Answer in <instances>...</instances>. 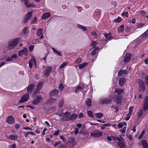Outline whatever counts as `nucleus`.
Masks as SVG:
<instances>
[{
    "mask_svg": "<svg viewBox=\"0 0 148 148\" xmlns=\"http://www.w3.org/2000/svg\"><path fill=\"white\" fill-rule=\"evenodd\" d=\"M21 40V38L17 37L12 39L9 40L8 42L7 48L9 50H11L14 49L17 45L19 42Z\"/></svg>",
    "mask_w": 148,
    "mask_h": 148,
    "instance_id": "1",
    "label": "nucleus"
},
{
    "mask_svg": "<svg viewBox=\"0 0 148 148\" xmlns=\"http://www.w3.org/2000/svg\"><path fill=\"white\" fill-rule=\"evenodd\" d=\"M70 114L71 113L68 112H66L64 113L61 117L62 120L65 121H70Z\"/></svg>",
    "mask_w": 148,
    "mask_h": 148,
    "instance_id": "2",
    "label": "nucleus"
},
{
    "mask_svg": "<svg viewBox=\"0 0 148 148\" xmlns=\"http://www.w3.org/2000/svg\"><path fill=\"white\" fill-rule=\"evenodd\" d=\"M42 100L41 95H39L35 97V99L32 101V103L34 105H38Z\"/></svg>",
    "mask_w": 148,
    "mask_h": 148,
    "instance_id": "3",
    "label": "nucleus"
},
{
    "mask_svg": "<svg viewBox=\"0 0 148 148\" xmlns=\"http://www.w3.org/2000/svg\"><path fill=\"white\" fill-rule=\"evenodd\" d=\"M32 12H28L24 18L23 22L24 23H26L32 17Z\"/></svg>",
    "mask_w": 148,
    "mask_h": 148,
    "instance_id": "4",
    "label": "nucleus"
},
{
    "mask_svg": "<svg viewBox=\"0 0 148 148\" xmlns=\"http://www.w3.org/2000/svg\"><path fill=\"white\" fill-rule=\"evenodd\" d=\"M28 49L24 47L23 49L19 51L18 56H22L23 55H24L27 56L28 55Z\"/></svg>",
    "mask_w": 148,
    "mask_h": 148,
    "instance_id": "5",
    "label": "nucleus"
},
{
    "mask_svg": "<svg viewBox=\"0 0 148 148\" xmlns=\"http://www.w3.org/2000/svg\"><path fill=\"white\" fill-rule=\"evenodd\" d=\"M29 95L28 93L22 96L21 99L19 101L20 103H23L27 101L29 99Z\"/></svg>",
    "mask_w": 148,
    "mask_h": 148,
    "instance_id": "6",
    "label": "nucleus"
},
{
    "mask_svg": "<svg viewBox=\"0 0 148 148\" xmlns=\"http://www.w3.org/2000/svg\"><path fill=\"white\" fill-rule=\"evenodd\" d=\"M52 70V67L47 66L44 71V74L45 76H49Z\"/></svg>",
    "mask_w": 148,
    "mask_h": 148,
    "instance_id": "7",
    "label": "nucleus"
},
{
    "mask_svg": "<svg viewBox=\"0 0 148 148\" xmlns=\"http://www.w3.org/2000/svg\"><path fill=\"white\" fill-rule=\"evenodd\" d=\"M143 107L145 111L148 109V95L146 96L144 98Z\"/></svg>",
    "mask_w": 148,
    "mask_h": 148,
    "instance_id": "8",
    "label": "nucleus"
},
{
    "mask_svg": "<svg viewBox=\"0 0 148 148\" xmlns=\"http://www.w3.org/2000/svg\"><path fill=\"white\" fill-rule=\"evenodd\" d=\"M35 85L34 84H32L29 85L27 88V93H31L34 90Z\"/></svg>",
    "mask_w": 148,
    "mask_h": 148,
    "instance_id": "9",
    "label": "nucleus"
},
{
    "mask_svg": "<svg viewBox=\"0 0 148 148\" xmlns=\"http://www.w3.org/2000/svg\"><path fill=\"white\" fill-rule=\"evenodd\" d=\"M138 84L142 90L144 91L146 87L144 81L143 80H140L138 82Z\"/></svg>",
    "mask_w": 148,
    "mask_h": 148,
    "instance_id": "10",
    "label": "nucleus"
},
{
    "mask_svg": "<svg viewBox=\"0 0 148 148\" xmlns=\"http://www.w3.org/2000/svg\"><path fill=\"white\" fill-rule=\"evenodd\" d=\"M59 91L56 89H54L51 91L49 93L50 97H56L58 95Z\"/></svg>",
    "mask_w": 148,
    "mask_h": 148,
    "instance_id": "11",
    "label": "nucleus"
},
{
    "mask_svg": "<svg viewBox=\"0 0 148 148\" xmlns=\"http://www.w3.org/2000/svg\"><path fill=\"white\" fill-rule=\"evenodd\" d=\"M112 101V98L110 97L104 98L101 101V103L103 104H106L109 103Z\"/></svg>",
    "mask_w": 148,
    "mask_h": 148,
    "instance_id": "12",
    "label": "nucleus"
},
{
    "mask_svg": "<svg viewBox=\"0 0 148 148\" xmlns=\"http://www.w3.org/2000/svg\"><path fill=\"white\" fill-rule=\"evenodd\" d=\"M14 119L12 116H9L7 117V122L10 124H12L14 122Z\"/></svg>",
    "mask_w": 148,
    "mask_h": 148,
    "instance_id": "13",
    "label": "nucleus"
},
{
    "mask_svg": "<svg viewBox=\"0 0 148 148\" xmlns=\"http://www.w3.org/2000/svg\"><path fill=\"white\" fill-rule=\"evenodd\" d=\"M90 135L94 137H99L102 136V132H98L97 133H91Z\"/></svg>",
    "mask_w": 148,
    "mask_h": 148,
    "instance_id": "14",
    "label": "nucleus"
},
{
    "mask_svg": "<svg viewBox=\"0 0 148 148\" xmlns=\"http://www.w3.org/2000/svg\"><path fill=\"white\" fill-rule=\"evenodd\" d=\"M121 96H116V97L114 98L115 100L114 102L117 104H120L121 105Z\"/></svg>",
    "mask_w": 148,
    "mask_h": 148,
    "instance_id": "15",
    "label": "nucleus"
},
{
    "mask_svg": "<svg viewBox=\"0 0 148 148\" xmlns=\"http://www.w3.org/2000/svg\"><path fill=\"white\" fill-rule=\"evenodd\" d=\"M131 58V54L129 53L126 54L124 58L123 61L125 63L128 62L130 60Z\"/></svg>",
    "mask_w": 148,
    "mask_h": 148,
    "instance_id": "16",
    "label": "nucleus"
},
{
    "mask_svg": "<svg viewBox=\"0 0 148 148\" xmlns=\"http://www.w3.org/2000/svg\"><path fill=\"white\" fill-rule=\"evenodd\" d=\"M118 144L120 148H126V146L125 144L123 139H122L121 142L118 143Z\"/></svg>",
    "mask_w": 148,
    "mask_h": 148,
    "instance_id": "17",
    "label": "nucleus"
},
{
    "mask_svg": "<svg viewBox=\"0 0 148 148\" xmlns=\"http://www.w3.org/2000/svg\"><path fill=\"white\" fill-rule=\"evenodd\" d=\"M34 63V65H36V60L35 58H32L29 62V67L31 68L33 66V63Z\"/></svg>",
    "mask_w": 148,
    "mask_h": 148,
    "instance_id": "18",
    "label": "nucleus"
},
{
    "mask_svg": "<svg viewBox=\"0 0 148 148\" xmlns=\"http://www.w3.org/2000/svg\"><path fill=\"white\" fill-rule=\"evenodd\" d=\"M84 88V87L83 85L81 86L78 85L75 90V92L76 93H78L80 90H82Z\"/></svg>",
    "mask_w": 148,
    "mask_h": 148,
    "instance_id": "19",
    "label": "nucleus"
},
{
    "mask_svg": "<svg viewBox=\"0 0 148 148\" xmlns=\"http://www.w3.org/2000/svg\"><path fill=\"white\" fill-rule=\"evenodd\" d=\"M25 1V4L27 7L31 8L33 7L34 5L32 3H30L28 4V0H24Z\"/></svg>",
    "mask_w": 148,
    "mask_h": 148,
    "instance_id": "20",
    "label": "nucleus"
},
{
    "mask_svg": "<svg viewBox=\"0 0 148 148\" xmlns=\"http://www.w3.org/2000/svg\"><path fill=\"white\" fill-rule=\"evenodd\" d=\"M141 145L143 148H148V144L145 140L142 141Z\"/></svg>",
    "mask_w": 148,
    "mask_h": 148,
    "instance_id": "21",
    "label": "nucleus"
},
{
    "mask_svg": "<svg viewBox=\"0 0 148 148\" xmlns=\"http://www.w3.org/2000/svg\"><path fill=\"white\" fill-rule=\"evenodd\" d=\"M127 71L126 70H120L118 73V75L119 76H121L123 74H127Z\"/></svg>",
    "mask_w": 148,
    "mask_h": 148,
    "instance_id": "22",
    "label": "nucleus"
},
{
    "mask_svg": "<svg viewBox=\"0 0 148 148\" xmlns=\"http://www.w3.org/2000/svg\"><path fill=\"white\" fill-rule=\"evenodd\" d=\"M51 14L47 12L44 13L42 17V19H47L50 17Z\"/></svg>",
    "mask_w": 148,
    "mask_h": 148,
    "instance_id": "23",
    "label": "nucleus"
},
{
    "mask_svg": "<svg viewBox=\"0 0 148 148\" xmlns=\"http://www.w3.org/2000/svg\"><path fill=\"white\" fill-rule=\"evenodd\" d=\"M124 26L123 25H121L117 29L118 33H122L124 31Z\"/></svg>",
    "mask_w": 148,
    "mask_h": 148,
    "instance_id": "24",
    "label": "nucleus"
},
{
    "mask_svg": "<svg viewBox=\"0 0 148 148\" xmlns=\"http://www.w3.org/2000/svg\"><path fill=\"white\" fill-rule=\"evenodd\" d=\"M8 138L9 139L13 140H15L17 139L18 136L16 135H14L12 134H11L10 136H9Z\"/></svg>",
    "mask_w": 148,
    "mask_h": 148,
    "instance_id": "25",
    "label": "nucleus"
},
{
    "mask_svg": "<svg viewBox=\"0 0 148 148\" xmlns=\"http://www.w3.org/2000/svg\"><path fill=\"white\" fill-rule=\"evenodd\" d=\"M78 116V115L75 114V113L73 114H72L70 115V120H74Z\"/></svg>",
    "mask_w": 148,
    "mask_h": 148,
    "instance_id": "26",
    "label": "nucleus"
},
{
    "mask_svg": "<svg viewBox=\"0 0 148 148\" xmlns=\"http://www.w3.org/2000/svg\"><path fill=\"white\" fill-rule=\"evenodd\" d=\"M28 29V27H26L23 29V32L24 35H28L29 34V31Z\"/></svg>",
    "mask_w": 148,
    "mask_h": 148,
    "instance_id": "27",
    "label": "nucleus"
},
{
    "mask_svg": "<svg viewBox=\"0 0 148 148\" xmlns=\"http://www.w3.org/2000/svg\"><path fill=\"white\" fill-rule=\"evenodd\" d=\"M142 37L145 38H146L148 37V29L140 36V38Z\"/></svg>",
    "mask_w": 148,
    "mask_h": 148,
    "instance_id": "28",
    "label": "nucleus"
},
{
    "mask_svg": "<svg viewBox=\"0 0 148 148\" xmlns=\"http://www.w3.org/2000/svg\"><path fill=\"white\" fill-rule=\"evenodd\" d=\"M125 78H121L119 80V84L121 86H122L125 82Z\"/></svg>",
    "mask_w": 148,
    "mask_h": 148,
    "instance_id": "29",
    "label": "nucleus"
},
{
    "mask_svg": "<svg viewBox=\"0 0 148 148\" xmlns=\"http://www.w3.org/2000/svg\"><path fill=\"white\" fill-rule=\"evenodd\" d=\"M40 93V90H39L38 89H36L33 92L32 95L33 97H34L36 96L38 94Z\"/></svg>",
    "mask_w": 148,
    "mask_h": 148,
    "instance_id": "30",
    "label": "nucleus"
},
{
    "mask_svg": "<svg viewBox=\"0 0 148 148\" xmlns=\"http://www.w3.org/2000/svg\"><path fill=\"white\" fill-rule=\"evenodd\" d=\"M123 92V89H116L114 92L115 93H117L118 95H121V93Z\"/></svg>",
    "mask_w": 148,
    "mask_h": 148,
    "instance_id": "31",
    "label": "nucleus"
},
{
    "mask_svg": "<svg viewBox=\"0 0 148 148\" xmlns=\"http://www.w3.org/2000/svg\"><path fill=\"white\" fill-rule=\"evenodd\" d=\"M104 35L106 39L107 40H108L112 38V37H111L112 35L110 33L108 34H105Z\"/></svg>",
    "mask_w": 148,
    "mask_h": 148,
    "instance_id": "32",
    "label": "nucleus"
},
{
    "mask_svg": "<svg viewBox=\"0 0 148 148\" xmlns=\"http://www.w3.org/2000/svg\"><path fill=\"white\" fill-rule=\"evenodd\" d=\"M98 43L97 41H92L91 43L90 44V45L91 47H92L93 48H95Z\"/></svg>",
    "mask_w": 148,
    "mask_h": 148,
    "instance_id": "33",
    "label": "nucleus"
},
{
    "mask_svg": "<svg viewBox=\"0 0 148 148\" xmlns=\"http://www.w3.org/2000/svg\"><path fill=\"white\" fill-rule=\"evenodd\" d=\"M99 49V47H96L91 52V54L92 55H95L97 53L96 51Z\"/></svg>",
    "mask_w": 148,
    "mask_h": 148,
    "instance_id": "34",
    "label": "nucleus"
},
{
    "mask_svg": "<svg viewBox=\"0 0 148 148\" xmlns=\"http://www.w3.org/2000/svg\"><path fill=\"white\" fill-rule=\"evenodd\" d=\"M91 100L90 99H87L86 101V104L88 107L91 106Z\"/></svg>",
    "mask_w": 148,
    "mask_h": 148,
    "instance_id": "35",
    "label": "nucleus"
},
{
    "mask_svg": "<svg viewBox=\"0 0 148 148\" xmlns=\"http://www.w3.org/2000/svg\"><path fill=\"white\" fill-rule=\"evenodd\" d=\"M43 85V84L42 82H40L38 83L37 85V88L36 89L40 90L41 88H42V86Z\"/></svg>",
    "mask_w": 148,
    "mask_h": 148,
    "instance_id": "36",
    "label": "nucleus"
},
{
    "mask_svg": "<svg viewBox=\"0 0 148 148\" xmlns=\"http://www.w3.org/2000/svg\"><path fill=\"white\" fill-rule=\"evenodd\" d=\"M77 26L78 27L82 29L84 31H85L87 30L86 28L84 26L81 25L79 24H78Z\"/></svg>",
    "mask_w": 148,
    "mask_h": 148,
    "instance_id": "37",
    "label": "nucleus"
},
{
    "mask_svg": "<svg viewBox=\"0 0 148 148\" xmlns=\"http://www.w3.org/2000/svg\"><path fill=\"white\" fill-rule=\"evenodd\" d=\"M95 14L96 16L99 18L101 13V11L100 10H97L95 11Z\"/></svg>",
    "mask_w": 148,
    "mask_h": 148,
    "instance_id": "38",
    "label": "nucleus"
},
{
    "mask_svg": "<svg viewBox=\"0 0 148 148\" xmlns=\"http://www.w3.org/2000/svg\"><path fill=\"white\" fill-rule=\"evenodd\" d=\"M87 62L84 63L82 64H80L78 65L79 66V68L81 69L84 68L88 64Z\"/></svg>",
    "mask_w": 148,
    "mask_h": 148,
    "instance_id": "39",
    "label": "nucleus"
},
{
    "mask_svg": "<svg viewBox=\"0 0 148 148\" xmlns=\"http://www.w3.org/2000/svg\"><path fill=\"white\" fill-rule=\"evenodd\" d=\"M111 108H112L115 110V112L117 113L119 112L118 107L115 105H113L111 106Z\"/></svg>",
    "mask_w": 148,
    "mask_h": 148,
    "instance_id": "40",
    "label": "nucleus"
},
{
    "mask_svg": "<svg viewBox=\"0 0 148 148\" xmlns=\"http://www.w3.org/2000/svg\"><path fill=\"white\" fill-rule=\"evenodd\" d=\"M95 115L96 116V117L98 118H101L103 116V114L101 112L95 114Z\"/></svg>",
    "mask_w": 148,
    "mask_h": 148,
    "instance_id": "41",
    "label": "nucleus"
},
{
    "mask_svg": "<svg viewBox=\"0 0 148 148\" xmlns=\"http://www.w3.org/2000/svg\"><path fill=\"white\" fill-rule=\"evenodd\" d=\"M52 49L54 52L56 53L59 56H61V55L60 51L56 50L53 47L52 48Z\"/></svg>",
    "mask_w": 148,
    "mask_h": 148,
    "instance_id": "42",
    "label": "nucleus"
},
{
    "mask_svg": "<svg viewBox=\"0 0 148 148\" xmlns=\"http://www.w3.org/2000/svg\"><path fill=\"white\" fill-rule=\"evenodd\" d=\"M57 100L56 99L51 98L49 100V101L50 103H55L57 101Z\"/></svg>",
    "mask_w": 148,
    "mask_h": 148,
    "instance_id": "43",
    "label": "nucleus"
},
{
    "mask_svg": "<svg viewBox=\"0 0 148 148\" xmlns=\"http://www.w3.org/2000/svg\"><path fill=\"white\" fill-rule=\"evenodd\" d=\"M87 114H88V115L90 117H93L92 112L91 110L88 111Z\"/></svg>",
    "mask_w": 148,
    "mask_h": 148,
    "instance_id": "44",
    "label": "nucleus"
},
{
    "mask_svg": "<svg viewBox=\"0 0 148 148\" xmlns=\"http://www.w3.org/2000/svg\"><path fill=\"white\" fill-rule=\"evenodd\" d=\"M42 30L41 29H39L37 31V34L38 36H40L41 34H42Z\"/></svg>",
    "mask_w": 148,
    "mask_h": 148,
    "instance_id": "45",
    "label": "nucleus"
},
{
    "mask_svg": "<svg viewBox=\"0 0 148 148\" xmlns=\"http://www.w3.org/2000/svg\"><path fill=\"white\" fill-rule=\"evenodd\" d=\"M126 127H124L120 130V131L122 133H125V132L126 129Z\"/></svg>",
    "mask_w": 148,
    "mask_h": 148,
    "instance_id": "46",
    "label": "nucleus"
},
{
    "mask_svg": "<svg viewBox=\"0 0 148 148\" xmlns=\"http://www.w3.org/2000/svg\"><path fill=\"white\" fill-rule=\"evenodd\" d=\"M143 109L140 110L138 114V116L139 117H140L143 114Z\"/></svg>",
    "mask_w": 148,
    "mask_h": 148,
    "instance_id": "47",
    "label": "nucleus"
},
{
    "mask_svg": "<svg viewBox=\"0 0 148 148\" xmlns=\"http://www.w3.org/2000/svg\"><path fill=\"white\" fill-rule=\"evenodd\" d=\"M114 21L118 23H119L121 21V18L120 17H119L115 19Z\"/></svg>",
    "mask_w": 148,
    "mask_h": 148,
    "instance_id": "48",
    "label": "nucleus"
},
{
    "mask_svg": "<svg viewBox=\"0 0 148 148\" xmlns=\"http://www.w3.org/2000/svg\"><path fill=\"white\" fill-rule=\"evenodd\" d=\"M145 133V130H143L141 134L138 136V139H141Z\"/></svg>",
    "mask_w": 148,
    "mask_h": 148,
    "instance_id": "49",
    "label": "nucleus"
},
{
    "mask_svg": "<svg viewBox=\"0 0 148 148\" xmlns=\"http://www.w3.org/2000/svg\"><path fill=\"white\" fill-rule=\"evenodd\" d=\"M64 101L62 100H60L59 103V107L62 108L63 105Z\"/></svg>",
    "mask_w": 148,
    "mask_h": 148,
    "instance_id": "50",
    "label": "nucleus"
},
{
    "mask_svg": "<svg viewBox=\"0 0 148 148\" xmlns=\"http://www.w3.org/2000/svg\"><path fill=\"white\" fill-rule=\"evenodd\" d=\"M122 139H123L122 137L121 136L120 138L119 137H115V140H118L119 142H121Z\"/></svg>",
    "mask_w": 148,
    "mask_h": 148,
    "instance_id": "51",
    "label": "nucleus"
},
{
    "mask_svg": "<svg viewBox=\"0 0 148 148\" xmlns=\"http://www.w3.org/2000/svg\"><path fill=\"white\" fill-rule=\"evenodd\" d=\"M82 62V59L80 58H78L77 60L75 61V63L76 64H78Z\"/></svg>",
    "mask_w": 148,
    "mask_h": 148,
    "instance_id": "52",
    "label": "nucleus"
},
{
    "mask_svg": "<svg viewBox=\"0 0 148 148\" xmlns=\"http://www.w3.org/2000/svg\"><path fill=\"white\" fill-rule=\"evenodd\" d=\"M61 143V141H58L57 142L55 143L54 145L53 146L55 147H56L58 146V145L60 144Z\"/></svg>",
    "mask_w": 148,
    "mask_h": 148,
    "instance_id": "53",
    "label": "nucleus"
},
{
    "mask_svg": "<svg viewBox=\"0 0 148 148\" xmlns=\"http://www.w3.org/2000/svg\"><path fill=\"white\" fill-rule=\"evenodd\" d=\"M34 48V46L31 45H30L29 48V51L30 52H32L33 51Z\"/></svg>",
    "mask_w": 148,
    "mask_h": 148,
    "instance_id": "54",
    "label": "nucleus"
},
{
    "mask_svg": "<svg viewBox=\"0 0 148 148\" xmlns=\"http://www.w3.org/2000/svg\"><path fill=\"white\" fill-rule=\"evenodd\" d=\"M145 82L146 85L148 86V75H147L145 78Z\"/></svg>",
    "mask_w": 148,
    "mask_h": 148,
    "instance_id": "55",
    "label": "nucleus"
},
{
    "mask_svg": "<svg viewBox=\"0 0 148 148\" xmlns=\"http://www.w3.org/2000/svg\"><path fill=\"white\" fill-rule=\"evenodd\" d=\"M67 65V63L65 62H63L60 66V68H62Z\"/></svg>",
    "mask_w": 148,
    "mask_h": 148,
    "instance_id": "56",
    "label": "nucleus"
},
{
    "mask_svg": "<svg viewBox=\"0 0 148 148\" xmlns=\"http://www.w3.org/2000/svg\"><path fill=\"white\" fill-rule=\"evenodd\" d=\"M59 88L60 90H62L64 88V86L63 84L62 83H61L60 84L59 86Z\"/></svg>",
    "mask_w": 148,
    "mask_h": 148,
    "instance_id": "57",
    "label": "nucleus"
},
{
    "mask_svg": "<svg viewBox=\"0 0 148 148\" xmlns=\"http://www.w3.org/2000/svg\"><path fill=\"white\" fill-rule=\"evenodd\" d=\"M37 20V18L36 17H35L34 18V20L32 21V24H35L36 21Z\"/></svg>",
    "mask_w": 148,
    "mask_h": 148,
    "instance_id": "58",
    "label": "nucleus"
},
{
    "mask_svg": "<svg viewBox=\"0 0 148 148\" xmlns=\"http://www.w3.org/2000/svg\"><path fill=\"white\" fill-rule=\"evenodd\" d=\"M144 25V24H143V23H140L138 24L137 25V27L138 28H140L141 27H142Z\"/></svg>",
    "mask_w": 148,
    "mask_h": 148,
    "instance_id": "59",
    "label": "nucleus"
},
{
    "mask_svg": "<svg viewBox=\"0 0 148 148\" xmlns=\"http://www.w3.org/2000/svg\"><path fill=\"white\" fill-rule=\"evenodd\" d=\"M122 16H125L127 17H128V12H125L122 14Z\"/></svg>",
    "mask_w": 148,
    "mask_h": 148,
    "instance_id": "60",
    "label": "nucleus"
},
{
    "mask_svg": "<svg viewBox=\"0 0 148 148\" xmlns=\"http://www.w3.org/2000/svg\"><path fill=\"white\" fill-rule=\"evenodd\" d=\"M11 58L12 59H15L16 58L17 56V55L16 54H14L12 56H11Z\"/></svg>",
    "mask_w": 148,
    "mask_h": 148,
    "instance_id": "61",
    "label": "nucleus"
},
{
    "mask_svg": "<svg viewBox=\"0 0 148 148\" xmlns=\"http://www.w3.org/2000/svg\"><path fill=\"white\" fill-rule=\"evenodd\" d=\"M60 132V130H58L57 131H56L53 134V135H58L59 134V132Z\"/></svg>",
    "mask_w": 148,
    "mask_h": 148,
    "instance_id": "62",
    "label": "nucleus"
},
{
    "mask_svg": "<svg viewBox=\"0 0 148 148\" xmlns=\"http://www.w3.org/2000/svg\"><path fill=\"white\" fill-rule=\"evenodd\" d=\"M6 60L8 61H11L12 60V59L11 58V57H8L6 58Z\"/></svg>",
    "mask_w": 148,
    "mask_h": 148,
    "instance_id": "63",
    "label": "nucleus"
},
{
    "mask_svg": "<svg viewBox=\"0 0 148 148\" xmlns=\"http://www.w3.org/2000/svg\"><path fill=\"white\" fill-rule=\"evenodd\" d=\"M16 145L15 144H13L10 146V148H16Z\"/></svg>",
    "mask_w": 148,
    "mask_h": 148,
    "instance_id": "64",
    "label": "nucleus"
}]
</instances>
